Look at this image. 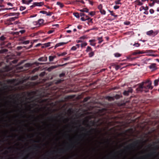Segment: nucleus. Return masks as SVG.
Returning <instances> with one entry per match:
<instances>
[{"label": "nucleus", "mask_w": 159, "mask_h": 159, "mask_svg": "<svg viewBox=\"0 0 159 159\" xmlns=\"http://www.w3.org/2000/svg\"><path fill=\"white\" fill-rule=\"evenodd\" d=\"M120 7V6H116H116H115L114 7V8L116 10V9H118V8H119Z\"/></svg>", "instance_id": "052dcab7"}, {"label": "nucleus", "mask_w": 159, "mask_h": 159, "mask_svg": "<svg viewBox=\"0 0 159 159\" xmlns=\"http://www.w3.org/2000/svg\"><path fill=\"white\" fill-rule=\"evenodd\" d=\"M64 80H62L61 79H60L57 80L56 82V83L57 84H59L61 83L62 82L64 81Z\"/></svg>", "instance_id": "473e14b6"}, {"label": "nucleus", "mask_w": 159, "mask_h": 159, "mask_svg": "<svg viewBox=\"0 0 159 159\" xmlns=\"http://www.w3.org/2000/svg\"><path fill=\"white\" fill-rule=\"evenodd\" d=\"M127 91H128V92L129 93H132V91H133V89L131 88H130L128 89V90H127Z\"/></svg>", "instance_id": "de8ad7c7"}, {"label": "nucleus", "mask_w": 159, "mask_h": 159, "mask_svg": "<svg viewBox=\"0 0 159 159\" xmlns=\"http://www.w3.org/2000/svg\"><path fill=\"white\" fill-rule=\"evenodd\" d=\"M92 50V49L91 47H90V46H88L85 51L87 52H88L90 51H91Z\"/></svg>", "instance_id": "2f4dec72"}, {"label": "nucleus", "mask_w": 159, "mask_h": 159, "mask_svg": "<svg viewBox=\"0 0 159 159\" xmlns=\"http://www.w3.org/2000/svg\"><path fill=\"white\" fill-rule=\"evenodd\" d=\"M123 94L125 96H127L129 95V93L128 92V91L125 90Z\"/></svg>", "instance_id": "58836bf2"}, {"label": "nucleus", "mask_w": 159, "mask_h": 159, "mask_svg": "<svg viewBox=\"0 0 159 159\" xmlns=\"http://www.w3.org/2000/svg\"><path fill=\"white\" fill-rule=\"evenodd\" d=\"M159 148L157 146H156L154 148H152V151L147 155V156L150 157L155 155L156 153V151Z\"/></svg>", "instance_id": "39448f33"}, {"label": "nucleus", "mask_w": 159, "mask_h": 159, "mask_svg": "<svg viewBox=\"0 0 159 159\" xmlns=\"http://www.w3.org/2000/svg\"><path fill=\"white\" fill-rule=\"evenodd\" d=\"M144 53V52L143 51L141 52L139 50H137L135 52H134L133 54L134 55H137V54H142Z\"/></svg>", "instance_id": "9b49d317"}, {"label": "nucleus", "mask_w": 159, "mask_h": 159, "mask_svg": "<svg viewBox=\"0 0 159 159\" xmlns=\"http://www.w3.org/2000/svg\"><path fill=\"white\" fill-rule=\"evenodd\" d=\"M153 32V30H150L147 32V34L149 36H152V34Z\"/></svg>", "instance_id": "4be33fe9"}, {"label": "nucleus", "mask_w": 159, "mask_h": 159, "mask_svg": "<svg viewBox=\"0 0 159 159\" xmlns=\"http://www.w3.org/2000/svg\"><path fill=\"white\" fill-rule=\"evenodd\" d=\"M108 11L111 13V15L114 16L115 18H116L118 16L117 15H115V13H113V12L112 11H111L109 10H108Z\"/></svg>", "instance_id": "412c9836"}, {"label": "nucleus", "mask_w": 159, "mask_h": 159, "mask_svg": "<svg viewBox=\"0 0 159 159\" xmlns=\"http://www.w3.org/2000/svg\"><path fill=\"white\" fill-rule=\"evenodd\" d=\"M149 82V81H148L145 83H143V91H144L145 93L148 92L149 91L148 90L149 89H152L153 88V87L151 85L152 82H150L148 84H146V83Z\"/></svg>", "instance_id": "f03ea898"}, {"label": "nucleus", "mask_w": 159, "mask_h": 159, "mask_svg": "<svg viewBox=\"0 0 159 159\" xmlns=\"http://www.w3.org/2000/svg\"><path fill=\"white\" fill-rule=\"evenodd\" d=\"M141 140H136L132 143H130L125 147L126 150H132L136 147H138L139 144L142 142Z\"/></svg>", "instance_id": "f257e3e1"}, {"label": "nucleus", "mask_w": 159, "mask_h": 159, "mask_svg": "<svg viewBox=\"0 0 159 159\" xmlns=\"http://www.w3.org/2000/svg\"><path fill=\"white\" fill-rule=\"evenodd\" d=\"M8 50L7 49H3L2 50H0V53H3L5 52H7Z\"/></svg>", "instance_id": "a19ab883"}, {"label": "nucleus", "mask_w": 159, "mask_h": 159, "mask_svg": "<svg viewBox=\"0 0 159 159\" xmlns=\"http://www.w3.org/2000/svg\"><path fill=\"white\" fill-rule=\"evenodd\" d=\"M80 14V16L82 17H83V16H85V14L83 13H80L79 14Z\"/></svg>", "instance_id": "338daca9"}, {"label": "nucleus", "mask_w": 159, "mask_h": 159, "mask_svg": "<svg viewBox=\"0 0 159 159\" xmlns=\"http://www.w3.org/2000/svg\"><path fill=\"white\" fill-rule=\"evenodd\" d=\"M86 38H87V36H83L80 37V39H85Z\"/></svg>", "instance_id": "864d4df0"}, {"label": "nucleus", "mask_w": 159, "mask_h": 159, "mask_svg": "<svg viewBox=\"0 0 159 159\" xmlns=\"http://www.w3.org/2000/svg\"><path fill=\"white\" fill-rule=\"evenodd\" d=\"M141 7L143 8V9H144L145 11H147L148 9V7H144V6H143Z\"/></svg>", "instance_id": "8fccbe9b"}, {"label": "nucleus", "mask_w": 159, "mask_h": 159, "mask_svg": "<svg viewBox=\"0 0 159 159\" xmlns=\"http://www.w3.org/2000/svg\"><path fill=\"white\" fill-rule=\"evenodd\" d=\"M130 22L127 21L126 22H124V24L125 25H129V24H130Z\"/></svg>", "instance_id": "69168bd1"}, {"label": "nucleus", "mask_w": 159, "mask_h": 159, "mask_svg": "<svg viewBox=\"0 0 159 159\" xmlns=\"http://www.w3.org/2000/svg\"><path fill=\"white\" fill-rule=\"evenodd\" d=\"M121 0H117L115 1V2L116 4H121V3L120 2V1Z\"/></svg>", "instance_id": "4c0bfd02"}, {"label": "nucleus", "mask_w": 159, "mask_h": 159, "mask_svg": "<svg viewBox=\"0 0 159 159\" xmlns=\"http://www.w3.org/2000/svg\"><path fill=\"white\" fill-rule=\"evenodd\" d=\"M74 146L73 144L69 145L66 149H60L57 151V152L60 153H64L67 151L71 149Z\"/></svg>", "instance_id": "7ed1b4c3"}, {"label": "nucleus", "mask_w": 159, "mask_h": 159, "mask_svg": "<svg viewBox=\"0 0 159 159\" xmlns=\"http://www.w3.org/2000/svg\"><path fill=\"white\" fill-rule=\"evenodd\" d=\"M114 56L116 57H119L121 56V54L118 53H116L114 54Z\"/></svg>", "instance_id": "f704fd0d"}, {"label": "nucleus", "mask_w": 159, "mask_h": 159, "mask_svg": "<svg viewBox=\"0 0 159 159\" xmlns=\"http://www.w3.org/2000/svg\"><path fill=\"white\" fill-rule=\"evenodd\" d=\"M41 147L39 145H35L34 149L35 150H37V149H40Z\"/></svg>", "instance_id": "c9c22d12"}, {"label": "nucleus", "mask_w": 159, "mask_h": 159, "mask_svg": "<svg viewBox=\"0 0 159 159\" xmlns=\"http://www.w3.org/2000/svg\"><path fill=\"white\" fill-rule=\"evenodd\" d=\"M57 5H59L60 7L62 8L64 6L63 4L59 2H57Z\"/></svg>", "instance_id": "5701e85b"}, {"label": "nucleus", "mask_w": 159, "mask_h": 159, "mask_svg": "<svg viewBox=\"0 0 159 159\" xmlns=\"http://www.w3.org/2000/svg\"><path fill=\"white\" fill-rule=\"evenodd\" d=\"M65 73H62L59 75V77L60 78H61L62 77H64L65 76Z\"/></svg>", "instance_id": "49530a36"}, {"label": "nucleus", "mask_w": 159, "mask_h": 159, "mask_svg": "<svg viewBox=\"0 0 159 159\" xmlns=\"http://www.w3.org/2000/svg\"><path fill=\"white\" fill-rule=\"evenodd\" d=\"M96 129L94 128H92L91 129L88 131H87V134L90 133L93 131H95Z\"/></svg>", "instance_id": "c756f323"}, {"label": "nucleus", "mask_w": 159, "mask_h": 159, "mask_svg": "<svg viewBox=\"0 0 159 159\" xmlns=\"http://www.w3.org/2000/svg\"><path fill=\"white\" fill-rule=\"evenodd\" d=\"M22 3L23 4H25L27 5L29 4L33 1V0H29L27 1H25V0H21Z\"/></svg>", "instance_id": "4468645a"}, {"label": "nucleus", "mask_w": 159, "mask_h": 159, "mask_svg": "<svg viewBox=\"0 0 159 159\" xmlns=\"http://www.w3.org/2000/svg\"><path fill=\"white\" fill-rule=\"evenodd\" d=\"M152 1V2L150 4V6H153L154 5L155 3L156 2V1H155V0H153V1Z\"/></svg>", "instance_id": "5fc2aeb1"}, {"label": "nucleus", "mask_w": 159, "mask_h": 159, "mask_svg": "<svg viewBox=\"0 0 159 159\" xmlns=\"http://www.w3.org/2000/svg\"><path fill=\"white\" fill-rule=\"evenodd\" d=\"M5 39L6 38L3 36H1L0 37V39L1 41H4Z\"/></svg>", "instance_id": "3c124183"}, {"label": "nucleus", "mask_w": 159, "mask_h": 159, "mask_svg": "<svg viewBox=\"0 0 159 159\" xmlns=\"http://www.w3.org/2000/svg\"><path fill=\"white\" fill-rule=\"evenodd\" d=\"M90 97H86L84 98V102H87L88 100L90 99Z\"/></svg>", "instance_id": "72a5a7b5"}, {"label": "nucleus", "mask_w": 159, "mask_h": 159, "mask_svg": "<svg viewBox=\"0 0 159 159\" xmlns=\"http://www.w3.org/2000/svg\"><path fill=\"white\" fill-rule=\"evenodd\" d=\"M30 66V64L29 63H26L25 64V66L26 67H29Z\"/></svg>", "instance_id": "774afa93"}, {"label": "nucleus", "mask_w": 159, "mask_h": 159, "mask_svg": "<svg viewBox=\"0 0 159 159\" xmlns=\"http://www.w3.org/2000/svg\"><path fill=\"white\" fill-rule=\"evenodd\" d=\"M74 15L78 18H80V14L78 12H74L73 13Z\"/></svg>", "instance_id": "cd10ccee"}, {"label": "nucleus", "mask_w": 159, "mask_h": 159, "mask_svg": "<svg viewBox=\"0 0 159 159\" xmlns=\"http://www.w3.org/2000/svg\"><path fill=\"white\" fill-rule=\"evenodd\" d=\"M71 49L72 50L75 51L76 49V48L75 46H73L71 48Z\"/></svg>", "instance_id": "bf43d9fd"}, {"label": "nucleus", "mask_w": 159, "mask_h": 159, "mask_svg": "<svg viewBox=\"0 0 159 159\" xmlns=\"http://www.w3.org/2000/svg\"><path fill=\"white\" fill-rule=\"evenodd\" d=\"M40 13L43 14H46L47 12L45 11H41L39 12Z\"/></svg>", "instance_id": "603ef678"}, {"label": "nucleus", "mask_w": 159, "mask_h": 159, "mask_svg": "<svg viewBox=\"0 0 159 159\" xmlns=\"http://www.w3.org/2000/svg\"><path fill=\"white\" fill-rule=\"evenodd\" d=\"M20 96V94L19 93L16 94V95H14L13 96V97H15L16 98H18Z\"/></svg>", "instance_id": "37998d69"}, {"label": "nucleus", "mask_w": 159, "mask_h": 159, "mask_svg": "<svg viewBox=\"0 0 159 159\" xmlns=\"http://www.w3.org/2000/svg\"><path fill=\"white\" fill-rule=\"evenodd\" d=\"M18 17H13L10 18L7 20L8 21H12L15 20Z\"/></svg>", "instance_id": "f3484780"}, {"label": "nucleus", "mask_w": 159, "mask_h": 159, "mask_svg": "<svg viewBox=\"0 0 159 159\" xmlns=\"http://www.w3.org/2000/svg\"><path fill=\"white\" fill-rule=\"evenodd\" d=\"M159 82V80L158 79L155 80L154 81V85L156 86L158 84V83Z\"/></svg>", "instance_id": "7c9ffc66"}, {"label": "nucleus", "mask_w": 159, "mask_h": 159, "mask_svg": "<svg viewBox=\"0 0 159 159\" xmlns=\"http://www.w3.org/2000/svg\"><path fill=\"white\" fill-rule=\"evenodd\" d=\"M51 43L48 42L47 43H45L44 44V45L46 47H48L50 46V44Z\"/></svg>", "instance_id": "09e8293b"}, {"label": "nucleus", "mask_w": 159, "mask_h": 159, "mask_svg": "<svg viewBox=\"0 0 159 159\" xmlns=\"http://www.w3.org/2000/svg\"><path fill=\"white\" fill-rule=\"evenodd\" d=\"M80 20L83 21H84L86 20H87V19L85 18L84 17H81L80 18Z\"/></svg>", "instance_id": "13d9d810"}, {"label": "nucleus", "mask_w": 159, "mask_h": 159, "mask_svg": "<svg viewBox=\"0 0 159 159\" xmlns=\"http://www.w3.org/2000/svg\"><path fill=\"white\" fill-rule=\"evenodd\" d=\"M67 43H64V42H61L57 44L55 46V48H56L58 47H59L65 44H66Z\"/></svg>", "instance_id": "f8f14e48"}, {"label": "nucleus", "mask_w": 159, "mask_h": 159, "mask_svg": "<svg viewBox=\"0 0 159 159\" xmlns=\"http://www.w3.org/2000/svg\"><path fill=\"white\" fill-rule=\"evenodd\" d=\"M53 14V13L52 12H47L46 14L47 16H51Z\"/></svg>", "instance_id": "79ce46f5"}, {"label": "nucleus", "mask_w": 159, "mask_h": 159, "mask_svg": "<svg viewBox=\"0 0 159 159\" xmlns=\"http://www.w3.org/2000/svg\"><path fill=\"white\" fill-rule=\"evenodd\" d=\"M67 53L66 52H63L62 53H61V54H59L58 53H57V55L59 56V57H60V56H64L66 55L67 54Z\"/></svg>", "instance_id": "c85d7f7f"}, {"label": "nucleus", "mask_w": 159, "mask_h": 159, "mask_svg": "<svg viewBox=\"0 0 159 159\" xmlns=\"http://www.w3.org/2000/svg\"><path fill=\"white\" fill-rule=\"evenodd\" d=\"M98 39L99 40L98 43L100 44L103 41V40H102V37H98Z\"/></svg>", "instance_id": "bb28decb"}, {"label": "nucleus", "mask_w": 159, "mask_h": 159, "mask_svg": "<svg viewBox=\"0 0 159 159\" xmlns=\"http://www.w3.org/2000/svg\"><path fill=\"white\" fill-rule=\"evenodd\" d=\"M66 64H67V63H65L64 64H62V65H59L57 66H52L48 68V71H50L53 69L56 68L58 67L62 66H65L66 65Z\"/></svg>", "instance_id": "423d86ee"}, {"label": "nucleus", "mask_w": 159, "mask_h": 159, "mask_svg": "<svg viewBox=\"0 0 159 159\" xmlns=\"http://www.w3.org/2000/svg\"><path fill=\"white\" fill-rule=\"evenodd\" d=\"M159 33V31L156 30L155 31H153V32L152 34V36L154 37L156 35H157Z\"/></svg>", "instance_id": "393cba45"}, {"label": "nucleus", "mask_w": 159, "mask_h": 159, "mask_svg": "<svg viewBox=\"0 0 159 159\" xmlns=\"http://www.w3.org/2000/svg\"><path fill=\"white\" fill-rule=\"evenodd\" d=\"M127 59H129L130 60L132 61L134 60L135 59V57L130 58L129 57H128Z\"/></svg>", "instance_id": "680f3d73"}, {"label": "nucleus", "mask_w": 159, "mask_h": 159, "mask_svg": "<svg viewBox=\"0 0 159 159\" xmlns=\"http://www.w3.org/2000/svg\"><path fill=\"white\" fill-rule=\"evenodd\" d=\"M44 21V20L43 19H39L38 21L34 22V23H35L36 25L38 24L39 25H41L43 24Z\"/></svg>", "instance_id": "1a4fd4ad"}, {"label": "nucleus", "mask_w": 159, "mask_h": 159, "mask_svg": "<svg viewBox=\"0 0 159 159\" xmlns=\"http://www.w3.org/2000/svg\"><path fill=\"white\" fill-rule=\"evenodd\" d=\"M98 9L99 10V11L101 14L104 15L106 14V11L102 9V6L101 4H100L98 6Z\"/></svg>", "instance_id": "0eeeda50"}, {"label": "nucleus", "mask_w": 159, "mask_h": 159, "mask_svg": "<svg viewBox=\"0 0 159 159\" xmlns=\"http://www.w3.org/2000/svg\"><path fill=\"white\" fill-rule=\"evenodd\" d=\"M95 14V12L94 11H91L89 13V15L93 16H94Z\"/></svg>", "instance_id": "ea45409f"}, {"label": "nucleus", "mask_w": 159, "mask_h": 159, "mask_svg": "<svg viewBox=\"0 0 159 159\" xmlns=\"http://www.w3.org/2000/svg\"><path fill=\"white\" fill-rule=\"evenodd\" d=\"M149 11L151 14H153L154 12V10L153 9H151Z\"/></svg>", "instance_id": "0e129e2a"}, {"label": "nucleus", "mask_w": 159, "mask_h": 159, "mask_svg": "<svg viewBox=\"0 0 159 159\" xmlns=\"http://www.w3.org/2000/svg\"><path fill=\"white\" fill-rule=\"evenodd\" d=\"M94 55V53L93 52L91 51L89 53V57H93Z\"/></svg>", "instance_id": "a878e982"}, {"label": "nucleus", "mask_w": 159, "mask_h": 159, "mask_svg": "<svg viewBox=\"0 0 159 159\" xmlns=\"http://www.w3.org/2000/svg\"><path fill=\"white\" fill-rule=\"evenodd\" d=\"M140 44L139 43H135L133 44V46L136 47H139L140 46Z\"/></svg>", "instance_id": "c03bdc74"}, {"label": "nucleus", "mask_w": 159, "mask_h": 159, "mask_svg": "<svg viewBox=\"0 0 159 159\" xmlns=\"http://www.w3.org/2000/svg\"><path fill=\"white\" fill-rule=\"evenodd\" d=\"M136 91L138 92H142L143 91V83H142L138 84V87L136 88Z\"/></svg>", "instance_id": "6e6552de"}, {"label": "nucleus", "mask_w": 159, "mask_h": 159, "mask_svg": "<svg viewBox=\"0 0 159 159\" xmlns=\"http://www.w3.org/2000/svg\"><path fill=\"white\" fill-rule=\"evenodd\" d=\"M87 44V43L86 42L83 43H81V46L82 48H83L84 47H85L86 46Z\"/></svg>", "instance_id": "e433bc0d"}, {"label": "nucleus", "mask_w": 159, "mask_h": 159, "mask_svg": "<svg viewBox=\"0 0 159 159\" xmlns=\"http://www.w3.org/2000/svg\"><path fill=\"white\" fill-rule=\"evenodd\" d=\"M25 7L21 6L20 7V11H23L25 9Z\"/></svg>", "instance_id": "4d7b16f0"}, {"label": "nucleus", "mask_w": 159, "mask_h": 159, "mask_svg": "<svg viewBox=\"0 0 159 159\" xmlns=\"http://www.w3.org/2000/svg\"><path fill=\"white\" fill-rule=\"evenodd\" d=\"M30 43V41L29 40H27L25 41H24L22 42V43L24 44H27L29 43Z\"/></svg>", "instance_id": "a18cd8bd"}, {"label": "nucleus", "mask_w": 159, "mask_h": 159, "mask_svg": "<svg viewBox=\"0 0 159 159\" xmlns=\"http://www.w3.org/2000/svg\"><path fill=\"white\" fill-rule=\"evenodd\" d=\"M47 60V57H42L38 59V60L39 61H46Z\"/></svg>", "instance_id": "9d476101"}, {"label": "nucleus", "mask_w": 159, "mask_h": 159, "mask_svg": "<svg viewBox=\"0 0 159 159\" xmlns=\"http://www.w3.org/2000/svg\"><path fill=\"white\" fill-rule=\"evenodd\" d=\"M90 123L92 125V126H94L95 125V122L93 121H91L90 122Z\"/></svg>", "instance_id": "6e6d98bb"}, {"label": "nucleus", "mask_w": 159, "mask_h": 159, "mask_svg": "<svg viewBox=\"0 0 159 159\" xmlns=\"http://www.w3.org/2000/svg\"><path fill=\"white\" fill-rule=\"evenodd\" d=\"M25 32V30H21L19 31V32L21 33V34L24 33Z\"/></svg>", "instance_id": "e2e57ef3"}, {"label": "nucleus", "mask_w": 159, "mask_h": 159, "mask_svg": "<svg viewBox=\"0 0 159 159\" xmlns=\"http://www.w3.org/2000/svg\"><path fill=\"white\" fill-rule=\"evenodd\" d=\"M156 64L155 63H153L151 64L149 66V68L151 69H153V70L156 69Z\"/></svg>", "instance_id": "dca6fc26"}, {"label": "nucleus", "mask_w": 159, "mask_h": 159, "mask_svg": "<svg viewBox=\"0 0 159 159\" xmlns=\"http://www.w3.org/2000/svg\"><path fill=\"white\" fill-rule=\"evenodd\" d=\"M156 51H154L152 50H146L144 52V53H147V55L149 56H152L153 57H156L157 56V55L154 54L153 53H155Z\"/></svg>", "instance_id": "20e7f679"}, {"label": "nucleus", "mask_w": 159, "mask_h": 159, "mask_svg": "<svg viewBox=\"0 0 159 159\" xmlns=\"http://www.w3.org/2000/svg\"><path fill=\"white\" fill-rule=\"evenodd\" d=\"M135 2L137 3V5L139 6H141L143 4V3L141 2L140 0H136Z\"/></svg>", "instance_id": "b1692460"}, {"label": "nucleus", "mask_w": 159, "mask_h": 159, "mask_svg": "<svg viewBox=\"0 0 159 159\" xmlns=\"http://www.w3.org/2000/svg\"><path fill=\"white\" fill-rule=\"evenodd\" d=\"M79 10L81 12H89V10L87 8H84L82 9H80Z\"/></svg>", "instance_id": "2eb2a0df"}, {"label": "nucleus", "mask_w": 159, "mask_h": 159, "mask_svg": "<svg viewBox=\"0 0 159 159\" xmlns=\"http://www.w3.org/2000/svg\"><path fill=\"white\" fill-rule=\"evenodd\" d=\"M44 4L43 2H35L34 3V4L36 6H41L43 5Z\"/></svg>", "instance_id": "ddd939ff"}, {"label": "nucleus", "mask_w": 159, "mask_h": 159, "mask_svg": "<svg viewBox=\"0 0 159 159\" xmlns=\"http://www.w3.org/2000/svg\"><path fill=\"white\" fill-rule=\"evenodd\" d=\"M56 57L55 56H49V61L50 62L53 61L54 59L56 58Z\"/></svg>", "instance_id": "6ab92c4d"}, {"label": "nucleus", "mask_w": 159, "mask_h": 159, "mask_svg": "<svg viewBox=\"0 0 159 159\" xmlns=\"http://www.w3.org/2000/svg\"><path fill=\"white\" fill-rule=\"evenodd\" d=\"M20 13H10L9 14V16H18L19 15Z\"/></svg>", "instance_id": "a211bd4d"}, {"label": "nucleus", "mask_w": 159, "mask_h": 159, "mask_svg": "<svg viewBox=\"0 0 159 159\" xmlns=\"http://www.w3.org/2000/svg\"><path fill=\"white\" fill-rule=\"evenodd\" d=\"M106 98L108 100V101H114V98L113 97L107 96Z\"/></svg>", "instance_id": "aec40b11"}]
</instances>
